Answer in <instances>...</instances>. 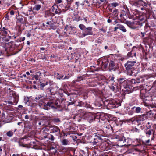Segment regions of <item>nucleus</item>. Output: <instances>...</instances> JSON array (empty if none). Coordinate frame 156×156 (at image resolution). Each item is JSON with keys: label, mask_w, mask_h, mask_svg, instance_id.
<instances>
[{"label": "nucleus", "mask_w": 156, "mask_h": 156, "mask_svg": "<svg viewBox=\"0 0 156 156\" xmlns=\"http://www.w3.org/2000/svg\"><path fill=\"white\" fill-rule=\"evenodd\" d=\"M153 17V14L140 13L137 12H134L132 15L133 19V20H138L135 21V23L137 25L136 27H139L142 26L143 24L146 23L147 24V21L148 19H151Z\"/></svg>", "instance_id": "f257e3e1"}, {"label": "nucleus", "mask_w": 156, "mask_h": 156, "mask_svg": "<svg viewBox=\"0 0 156 156\" xmlns=\"http://www.w3.org/2000/svg\"><path fill=\"white\" fill-rule=\"evenodd\" d=\"M153 17V14L140 13L137 12H134L132 15L133 19V20H138L135 21V23L137 25L136 27H139L142 26L143 24L146 23L147 24V21L148 19H151Z\"/></svg>", "instance_id": "f03ea898"}, {"label": "nucleus", "mask_w": 156, "mask_h": 156, "mask_svg": "<svg viewBox=\"0 0 156 156\" xmlns=\"http://www.w3.org/2000/svg\"><path fill=\"white\" fill-rule=\"evenodd\" d=\"M136 3L138 5L142 6L140 8L141 10H145L147 14H153L151 5L150 3L142 0H138L136 2Z\"/></svg>", "instance_id": "7ed1b4c3"}, {"label": "nucleus", "mask_w": 156, "mask_h": 156, "mask_svg": "<svg viewBox=\"0 0 156 156\" xmlns=\"http://www.w3.org/2000/svg\"><path fill=\"white\" fill-rule=\"evenodd\" d=\"M79 27L83 31L82 33H80L79 35L80 38H83L87 35H93L92 27H88L87 28L84 25L82 24H80L79 25Z\"/></svg>", "instance_id": "20e7f679"}, {"label": "nucleus", "mask_w": 156, "mask_h": 156, "mask_svg": "<svg viewBox=\"0 0 156 156\" xmlns=\"http://www.w3.org/2000/svg\"><path fill=\"white\" fill-rule=\"evenodd\" d=\"M130 107H127L126 110L128 114L130 115H132L134 114H142V108L139 106H133L130 105Z\"/></svg>", "instance_id": "39448f33"}, {"label": "nucleus", "mask_w": 156, "mask_h": 156, "mask_svg": "<svg viewBox=\"0 0 156 156\" xmlns=\"http://www.w3.org/2000/svg\"><path fill=\"white\" fill-rule=\"evenodd\" d=\"M82 112L81 115L83 116V118L86 119L90 123H91L94 121L96 119V117L94 115L90 113H87L81 110Z\"/></svg>", "instance_id": "423d86ee"}, {"label": "nucleus", "mask_w": 156, "mask_h": 156, "mask_svg": "<svg viewBox=\"0 0 156 156\" xmlns=\"http://www.w3.org/2000/svg\"><path fill=\"white\" fill-rule=\"evenodd\" d=\"M148 114L150 115H151V112H146L144 114H142L141 115H139L138 116H136L135 119L133 120V121L132 120V119H130V120H131L132 122L134 120L137 121V122H139L140 121H143L147 119V115Z\"/></svg>", "instance_id": "0eeeda50"}, {"label": "nucleus", "mask_w": 156, "mask_h": 156, "mask_svg": "<svg viewBox=\"0 0 156 156\" xmlns=\"http://www.w3.org/2000/svg\"><path fill=\"white\" fill-rule=\"evenodd\" d=\"M58 104V103L56 102L53 101H50L44 104V109L48 110L50 109V108L53 109H55L57 108L55 106V105H56Z\"/></svg>", "instance_id": "6e6552de"}, {"label": "nucleus", "mask_w": 156, "mask_h": 156, "mask_svg": "<svg viewBox=\"0 0 156 156\" xmlns=\"http://www.w3.org/2000/svg\"><path fill=\"white\" fill-rule=\"evenodd\" d=\"M119 67L118 64H116L114 61L110 60L109 62L108 70L109 71H115L119 69Z\"/></svg>", "instance_id": "1a4fd4ad"}, {"label": "nucleus", "mask_w": 156, "mask_h": 156, "mask_svg": "<svg viewBox=\"0 0 156 156\" xmlns=\"http://www.w3.org/2000/svg\"><path fill=\"white\" fill-rule=\"evenodd\" d=\"M68 98H69V101L68 102V106L74 104L77 101V95L71 94L68 95Z\"/></svg>", "instance_id": "9d476101"}, {"label": "nucleus", "mask_w": 156, "mask_h": 156, "mask_svg": "<svg viewBox=\"0 0 156 156\" xmlns=\"http://www.w3.org/2000/svg\"><path fill=\"white\" fill-rule=\"evenodd\" d=\"M136 63L135 61H128L125 64L124 66L127 71L131 70L133 68V66Z\"/></svg>", "instance_id": "9b49d317"}, {"label": "nucleus", "mask_w": 156, "mask_h": 156, "mask_svg": "<svg viewBox=\"0 0 156 156\" xmlns=\"http://www.w3.org/2000/svg\"><path fill=\"white\" fill-rule=\"evenodd\" d=\"M120 104L116 102L114 100H112L109 101L107 106L108 108H116L120 105Z\"/></svg>", "instance_id": "f8f14e48"}, {"label": "nucleus", "mask_w": 156, "mask_h": 156, "mask_svg": "<svg viewBox=\"0 0 156 156\" xmlns=\"http://www.w3.org/2000/svg\"><path fill=\"white\" fill-rule=\"evenodd\" d=\"M12 95L14 98L13 102L9 101L8 103L12 105H16L18 101L19 97L15 91H12Z\"/></svg>", "instance_id": "ddd939ff"}, {"label": "nucleus", "mask_w": 156, "mask_h": 156, "mask_svg": "<svg viewBox=\"0 0 156 156\" xmlns=\"http://www.w3.org/2000/svg\"><path fill=\"white\" fill-rule=\"evenodd\" d=\"M77 106L80 107H86L87 108H92L90 107V105L86 102H83L82 101L78 100L76 104Z\"/></svg>", "instance_id": "4468645a"}, {"label": "nucleus", "mask_w": 156, "mask_h": 156, "mask_svg": "<svg viewBox=\"0 0 156 156\" xmlns=\"http://www.w3.org/2000/svg\"><path fill=\"white\" fill-rule=\"evenodd\" d=\"M117 81L121 88H122L129 83L128 80H126L125 78H119L117 79Z\"/></svg>", "instance_id": "2eb2a0df"}, {"label": "nucleus", "mask_w": 156, "mask_h": 156, "mask_svg": "<svg viewBox=\"0 0 156 156\" xmlns=\"http://www.w3.org/2000/svg\"><path fill=\"white\" fill-rule=\"evenodd\" d=\"M103 129V132L108 134H110L112 131V128L111 126L106 124H104Z\"/></svg>", "instance_id": "dca6fc26"}, {"label": "nucleus", "mask_w": 156, "mask_h": 156, "mask_svg": "<svg viewBox=\"0 0 156 156\" xmlns=\"http://www.w3.org/2000/svg\"><path fill=\"white\" fill-rule=\"evenodd\" d=\"M82 110H80L79 111V112L80 113V114H79L73 115V116L71 117L73 119H74L75 121L80 122L81 121L82 119H83V116L81 115L82 112L81 111Z\"/></svg>", "instance_id": "f3484780"}, {"label": "nucleus", "mask_w": 156, "mask_h": 156, "mask_svg": "<svg viewBox=\"0 0 156 156\" xmlns=\"http://www.w3.org/2000/svg\"><path fill=\"white\" fill-rule=\"evenodd\" d=\"M16 23H19L21 24H24L25 23L26 20V18L25 17H23L22 16H19L16 17Z\"/></svg>", "instance_id": "a211bd4d"}, {"label": "nucleus", "mask_w": 156, "mask_h": 156, "mask_svg": "<svg viewBox=\"0 0 156 156\" xmlns=\"http://www.w3.org/2000/svg\"><path fill=\"white\" fill-rule=\"evenodd\" d=\"M52 11L56 14H61V10L58 8V6L56 5H54L52 7Z\"/></svg>", "instance_id": "6ab92c4d"}, {"label": "nucleus", "mask_w": 156, "mask_h": 156, "mask_svg": "<svg viewBox=\"0 0 156 156\" xmlns=\"http://www.w3.org/2000/svg\"><path fill=\"white\" fill-rule=\"evenodd\" d=\"M115 138L118 140V141H123L124 143L126 142L127 140L125 138L123 134L122 133L116 135L115 136Z\"/></svg>", "instance_id": "aec40b11"}, {"label": "nucleus", "mask_w": 156, "mask_h": 156, "mask_svg": "<svg viewBox=\"0 0 156 156\" xmlns=\"http://www.w3.org/2000/svg\"><path fill=\"white\" fill-rule=\"evenodd\" d=\"M122 88H124V89H122L126 93L129 94L131 92V87L129 85V83Z\"/></svg>", "instance_id": "412c9836"}, {"label": "nucleus", "mask_w": 156, "mask_h": 156, "mask_svg": "<svg viewBox=\"0 0 156 156\" xmlns=\"http://www.w3.org/2000/svg\"><path fill=\"white\" fill-rule=\"evenodd\" d=\"M0 29L1 30V33L2 35L4 36L7 35L8 32H10L7 27H1Z\"/></svg>", "instance_id": "4be33fe9"}, {"label": "nucleus", "mask_w": 156, "mask_h": 156, "mask_svg": "<svg viewBox=\"0 0 156 156\" xmlns=\"http://www.w3.org/2000/svg\"><path fill=\"white\" fill-rule=\"evenodd\" d=\"M60 132V130L59 128L56 126H54L53 128L51 129V133H56L57 135L59 134Z\"/></svg>", "instance_id": "5701e85b"}, {"label": "nucleus", "mask_w": 156, "mask_h": 156, "mask_svg": "<svg viewBox=\"0 0 156 156\" xmlns=\"http://www.w3.org/2000/svg\"><path fill=\"white\" fill-rule=\"evenodd\" d=\"M62 9V10L63 11H66L69 9L70 8V5L67 3V5H64L63 4L59 5Z\"/></svg>", "instance_id": "b1692460"}, {"label": "nucleus", "mask_w": 156, "mask_h": 156, "mask_svg": "<svg viewBox=\"0 0 156 156\" xmlns=\"http://www.w3.org/2000/svg\"><path fill=\"white\" fill-rule=\"evenodd\" d=\"M102 105V104L98 102H97L95 103L92 105H90V107L92 108H89V109L93 110L94 108H98L101 107Z\"/></svg>", "instance_id": "393cba45"}, {"label": "nucleus", "mask_w": 156, "mask_h": 156, "mask_svg": "<svg viewBox=\"0 0 156 156\" xmlns=\"http://www.w3.org/2000/svg\"><path fill=\"white\" fill-rule=\"evenodd\" d=\"M140 79H142V78H136V79H132L131 80L130 82L131 84H136L137 83H139L140 82L141 80Z\"/></svg>", "instance_id": "a878e982"}, {"label": "nucleus", "mask_w": 156, "mask_h": 156, "mask_svg": "<svg viewBox=\"0 0 156 156\" xmlns=\"http://www.w3.org/2000/svg\"><path fill=\"white\" fill-rule=\"evenodd\" d=\"M149 90L153 93L156 92V80L153 82L152 87L150 88Z\"/></svg>", "instance_id": "bb28decb"}, {"label": "nucleus", "mask_w": 156, "mask_h": 156, "mask_svg": "<svg viewBox=\"0 0 156 156\" xmlns=\"http://www.w3.org/2000/svg\"><path fill=\"white\" fill-rule=\"evenodd\" d=\"M48 81L45 82L44 83H43L42 82H40V88L41 90H45L44 88L45 87L48 85Z\"/></svg>", "instance_id": "cd10ccee"}, {"label": "nucleus", "mask_w": 156, "mask_h": 156, "mask_svg": "<svg viewBox=\"0 0 156 156\" xmlns=\"http://www.w3.org/2000/svg\"><path fill=\"white\" fill-rule=\"evenodd\" d=\"M153 131V129H145V133L146 136L147 137H149L152 134Z\"/></svg>", "instance_id": "c85d7f7f"}, {"label": "nucleus", "mask_w": 156, "mask_h": 156, "mask_svg": "<svg viewBox=\"0 0 156 156\" xmlns=\"http://www.w3.org/2000/svg\"><path fill=\"white\" fill-rule=\"evenodd\" d=\"M140 130L137 128L136 126L133 127L131 130V132L135 133H140Z\"/></svg>", "instance_id": "c756f323"}, {"label": "nucleus", "mask_w": 156, "mask_h": 156, "mask_svg": "<svg viewBox=\"0 0 156 156\" xmlns=\"http://www.w3.org/2000/svg\"><path fill=\"white\" fill-rule=\"evenodd\" d=\"M136 52L132 50L131 51L128 53L127 56L129 57H133V56L136 57Z\"/></svg>", "instance_id": "7c9ffc66"}, {"label": "nucleus", "mask_w": 156, "mask_h": 156, "mask_svg": "<svg viewBox=\"0 0 156 156\" xmlns=\"http://www.w3.org/2000/svg\"><path fill=\"white\" fill-rule=\"evenodd\" d=\"M29 98L28 97H25L24 98V103L27 105L29 106L30 105L31 101L29 100Z\"/></svg>", "instance_id": "2f4dec72"}, {"label": "nucleus", "mask_w": 156, "mask_h": 156, "mask_svg": "<svg viewBox=\"0 0 156 156\" xmlns=\"http://www.w3.org/2000/svg\"><path fill=\"white\" fill-rule=\"evenodd\" d=\"M90 91H91L92 93H93L95 95H97L99 93V90L98 88H92L90 89Z\"/></svg>", "instance_id": "473e14b6"}, {"label": "nucleus", "mask_w": 156, "mask_h": 156, "mask_svg": "<svg viewBox=\"0 0 156 156\" xmlns=\"http://www.w3.org/2000/svg\"><path fill=\"white\" fill-rule=\"evenodd\" d=\"M48 29L49 30H55L56 29L55 26V23L53 21H52L50 23V25L48 26Z\"/></svg>", "instance_id": "72a5a7b5"}, {"label": "nucleus", "mask_w": 156, "mask_h": 156, "mask_svg": "<svg viewBox=\"0 0 156 156\" xmlns=\"http://www.w3.org/2000/svg\"><path fill=\"white\" fill-rule=\"evenodd\" d=\"M118 26H119V28L120 30L121 31L124 32L126 31V29L123 25H122L121 24H118Z\"/></svg>", "instance_id": "f704fd0d"}, {"label": "nucleus", "mask_w": 156, "mask_h": 156, "mask_svg": "<svg viewBox=\"0 0 156 156\" xmlns=\"http://www.w3.org/2000/svg\"><path fill=\"white\" fill-rule=\"evenodd\" d=\"M41 7V5L39 4L35 5L33 7V11H39Z\"/></svg>", "instance_id": "c9c22d12"}, {"label": "nucleus", "mask_w": 156, "mask_h": 156, "mask_svg": "<svg viewBox=\"0 0 156 156\" xmlns=\"http://www.w3.org/2000/svg\"><path fill=\"white\" fill-rule=\"evenodd\" d=\"M126 22L127 25L130 27H132L134 26V25H136V24L135 23V21L132 22L130 21H126Z\"/></svg>", "instance_id": "e433bc0d"}, {"label": "nucleus", "mask_w": 156, "mask_h": 156, "mask_svg": "<svg viewBox=\"0 0 156 156\" xmlns=\"http://www.w3.org/2000/svg\"><path fill=\"white\" fill-rule=\"evenodd\" d=\"M61 142L63 145L66 146L69 144V141L67 139H63Z\"/></svg>", "instance_id": "4c0bfd02"}, {"label": "nucleus", "mask_w": 156, "mask_h": 156, "mask_svg": "<svg viewBox=\"0 0 156 156\" xmlns=\"http://www.w3.org/2000/svg\"><path fill=\"white\" fill-rule=\"evenodd\" d=\"M46 137L51 141H53L55 138L53 135L51 134H48L46 136Z\"/></svg>", "instance_id": "58836bf2"}, {"label": "nucleus", "mask_w": 156, "mask_h": 156, "mask_svg": "<svg viewBox=\"0 0 156 156\" xmlns=\"http://www.w3.org/2000/svg\"><path fill=\"white\" fill-rule=\"evenodd\" d=\"M52 88L49 86L44 90H45L48 94H51L53 93L52 91Z\"/></svg>", "instance_id": "ea45409f"}, {"label": "nucleus", "mask_w": 156, "mask_h": 156, "mask_svg": "<svg viewBox=\"0 0 156 156\" xmlns=\"http://www.w3.org/2000/svg\"><path fill=\"white\" fill-rule=\"evenodd\" d=\"M56 76H57V79L58 80L62 79L64 76V75L62 74H59V73H55Z\"/></svg>", "instance_id": "a19ab883"}, {"label": "nucleus", "mask_w": 156, "mask_h": 156, "mask_svg": "<svg viewBox=\"0 0 156 156\" xmlns=\"http://www.w3.org/2000/svg\"><path fill=\"white\" fill-rule=\"evenodd\" d=\"M14 134V132H13V130H10L6 133V135L7 136L11 137L13 136Z\"/></svg>", "instance_id": "79ce46f5"}, {"label": "nucleus", "mask_w": 156, "mask_h": 156, "mask_svg": "<svg viewBox=\"0 0 156 156\" xmlns=\"http://www.w3.org/2000/svg\"><path fill=\"white\" fill-rule=\"evenodd\" d=\"M44 98V96L41 95H39L38 96H37L35 98V101H37V100H39L41 98Z\"/></svg>", "instance_id": "37998d69"}, {"label": "nucleus", "mask_w": 156, "mask_h": 156, "mask_svg": "<svg viewBox=\"0 0 156 156\" xmlns=\"http://www.w3.org/2000/svg\"><path fill=\"white\" fill-rule=\"evenodd\" d=\"M88 86L90 87H94L97 86L94 82H89L88 84Z\"/></svg>", "instance_id": "c03bdc74"}, {"label": "nucleus", "mask_w": 156, "mask_h": 156, "mask_svg": "<svg viewBox=\"0 0 156 156\" xmlns=\"http://www.w3.org/2000/svg\"><path fill=\"white\" fill-rule=\"evenodd\" d=\"M84 79V77L83 76H78L76 79V81L79 82L81 80H83V79Z\"/></svg>", "instance_id": "a18cd8bd"}, {"label": "nucleus", "mask_w": 156, "mask_h": 156, "mask_svg": "<svg viewBox=\"0 0 156 156\" xmlns=\"http://www.w3.org/2000/svg\"><path fill=\"white\" fill-rule=\"evenodd\" d=\"M136 141L138 143V144L136 145V146H138L141 144V142H142V140L141 139H136Z\"/></svg>", "instance_id": "49530a36"}, {"label": "nucleus", "mask_w": 156, "mask_h": 156, "mask_svg": "<svg viewBox=\"0 0 156 156\" xmlns=\"http://www.w3.org/2000/svg\"><path fill=\"white\" fill-rule=\"evenodd\" d=\"M44 98H41V99L39 100V103L40 105L44 106V104L45 103L44 101Z\"/></svg>", "instance_id": "de8ad7c7"}, {"label": "nucleus", "mask_w": 156, "mask_h": 156, "mask_svg": "<svg viewBox=\"0 0 156 156\" xmlns=\"http://www.w3.org/2000/svg\"><path fill=\"white\" fill-rule=\"evenodd\" d=\"M53 122L55 123H58L60 121V120L59 118H54L52 119Z\"/></svg>", "instance_id": "09e8293b"}, {"label": "nucleus", "mask_w": 156, "mask_h": 156, "mask_svg": "<svg viewBox=\"0 0 156 156\" xmlns=\"http://www.w3.org/2000/svg\"><path fill=\"white\" fill-rule=\"evenodd\" d=\"M37 105V104L36 103H32L31 102L30 103V106L32 108H34L36 107Z\"/></svg>", "instance_id": "8fccbe9b"}, {"label": "nucleus", "mask_w": 156, "mask_h": 156, "mask_svg": "<svg viewBox=\"0 0 156 156\" xmlns=\"http://www.w3.org/2000/svg\"><path fill=\"white\" fill-rule=\"evenodd\" d=\"M70 138H71L74 141H76V139L77 138V137L75 135H72L70 136Z\"/></svg>", "instance_id": "3c124183"}, {"label": "nucleus", "mask_w": 156, "mask_h": 156, "mask_svg": "<svg viewBox=\"0 0 156 156\" xmlns=\"http://www.w3.org/2000/svg\"><path fill=\"white\" fill-rule=\"evenodd\" d=\"M111 6L113 7H116L117 6H118L119 5V4L117 3H111Z\"/></svg>", "instance_id": "603ef678"}, {"label": "nucleus", "mask_w": 156, "mask_h": 156, "mask_svg": "<svg viewBox=\"0 0 156 156\" xmlns=\"http://www.w3.org/2000/svg\"><path fill=\"white\" fill-rule=\"evenodd\" d=\"M152 124H151V125H147L146 126V129H151V126H152Z\"/></svg>", "instance_id": "864d4df0"}, {"label": "nucleus", "mask_w": 156, "mask_h": 156, "mask_svg": "<svg viewBox=\"0 0 156 156\" xmlns=\"http://www.w3.org/2000/svg\"><path fill=\"white\" fill-rule=\"evenodd\" d=\"M2 39L4 41L6 42H8L9 41V38L6 37L5 36V37H3Z\"/></svg>", "instance_id": "5fc2aeb1"}, {"label": "nucleus", "mask_w": 156, "mask_h": 156, "mask_svg": "<svg viewBox=\"0 0 156 156\" xmlns=\"http://www.w3.org/2000/svg\"><path fill=\"white\" fill-rule=\"evenodd\" d=\"M124 47L125 48H126L127 50H129L130 49V48H129V46H128V44H125Z\"/></svg>", "instance_id": "6e6d98bb"}, {"label": "nucleus", "mask_w": 156, "mask_h": 156, "mask_svg": "<svg viewBox=\"0 0 156 156\" xmlns=\"http://www.w3.org/2000/svg\"><path fill=\"white\" fill-rule=\"evenodd\" d=\"M63 2L62 0H56V3L57 4H60L62 3H63Z\"/></svg>", "instance_id": "4d7b16f0"}, {"label": "nucleus", "mask_w": 156, "mask_h": 156, "mask_svg": "<svg viewBox=\"0 0 156 156\" xmlns=\"http://www.w3.org/2000/svg\"><path fill=\"white\" fill-rule=\"evenodd\" d=\"M71 77L70 75H69V74H68L67 76H65L62 79L63 80L66 79H68Z\"/></svg>", "instance_id": "13d9d810"}, {"label": "nucleus", "mask_w": 156, "mask_h": 156, "mask_svg": "<svg viewBox=\"0 0 156 156\" xmlns=\"http://www.w3.org/2000/svg\"><path fill=\"white\" fill-rule=\"evenodd\" d=\"M109 81H114V76L113 75L112 76H110L109 78Z\"/></svg>", "instance_id": "bf43d9fd"}, {"label": "nucleus", "mask_w": 156, "mask_h": 156, "mask_svg": "<svg viewBox=\"0 0 156 156\" xmlns=\"http://www.w3.org/2000/svg\"><path fill=\"white\" fill-rule=\"evenodd\" d=\"M31 30L29 31V32L27 34V37H30L31 36Z\"/></svg>", "instance_id": "052dcab7"}, {"label": "nucleus", "mask_w": 156, "mask_h": 156, "mask_svg": "<svg viewBox=\"0 0 156 156\" xmlns=\"http://www.w3.org/2000/svg\"><path fill=\"white\" fill-rule=\"evenodd\" d=\"M94 141L93 142V145H96V144H97L98 142V141L97 140H96V139H95V138H94Z\"/></svg>", "instance_id": "680f3d73"}, {"label": "nucleus", "mask_w": 156, "mask_h": 156, "mask_svg": "<svg viewBox=\"0 0 156 156\" xmlns=\"http://www.w3.org/2000/svg\"><path fill=\"white\" fill-rule=\"evenodd\" d=\"M119 26H118V24L116 25V27H115L114 28V31H116L117 29H119Z\"/></svg>", "instance_id": "e2e57ef3"}, {"label": "nucleus", "mask_w": 156, "mask_h": 156, "mask_svg": "<svg viewBox=\"0 0 156 156\" xmlns=\"http://www.w3.org/2000/svg\"><path fill=\"white\" fill-rule=\"evenodd\" d=\"M39 76L37 75V74L34 76V78L36 80H38L39 78Z\"/></svg>", "instance_id": "0e129e2a"}, {"label": "nucleus", "mask_w": 156, "mask_h": 156, "mask_svg": "<svg viewBox=\"0 0 156 156\" xmlns=\"http://www.w3.org/2000/svg\"><path fill=\"white\" fill-rule=\"evenodd\" d=\"M143 67H144V69H145V70L147 69V68H146L147 66V64L145 63H144L143 64Z\"/></svg>", "instance_id": "69168bd1"}, {"label": "nucleus", "mask_w": 156, "mask_h": 156, "mask_svg": "<svg viewBox=\"0 0 156 156\" xmlns=\"http://www.w3.org/2000/svg\"><path fill=\"white\" fill-rule=\"evenodd\" d=\"M41 73L40 71L37 72L36 73V74L39 76H40L41 75Z\"/></svg>", "instance_id": "338daca9"}, {"label": "nucleus", "mask_w": 156, "mask_h": 156, "mask_svg": "<svg viewBox=\"0 0 156 156\" xmlns=\"http://www.w3.org/2000/svg\"><path fill=\"white\" fill-rule=\"evenodd\" d=\"M100 30L103 31L104 33L106 32V30H105V29H104L103 28H101V29H100Z\"/></svg>", "instance_id": "774afa93"}]
</instances>
